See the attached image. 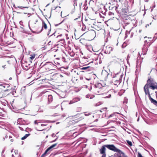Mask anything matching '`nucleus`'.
Returning <instances> with one entry per match:
<instances>
[{
  "label": "nucleus",
  "mask_w": 157,
  "mask_h": 157,
  "mask_svg": "<svg viewBox=\"0 0 157 157\" xmlns=\"http://www.w3.org/2000/svg\"><path fill=\"white\" fill-rule=\"evenodd\" d=\"M106 147L110 150L117 152L120 155L124 154L123 152L119 149L117 148L113 144H105L102 146L99 149L100 154H102L101 157H106Z\"/></svg>",
  "instance_id": "nucleus-1"
},
{
  "label": "nucleus",
  "mask_w": 157,
  "mask_h": 157,
  "mask_svg": "<svg viewBox=\"0 0 157 157\" xmlns=\"http://www.w3.org/2000/svg\"><path fill=\"white\" fill-rule=\"evenodd\" d=\"M123 76V74L121 73V75L119 74H115L114 76L113 75V78H115L117 77H119V78L115 80L114 82V84L115 85H117L119 84L121 82L122 78Z\"/></svg>",
  "instance_id": "nucleus-2"
},
{
  "label": "nucleus",
  "mask_w": 157,
  "mask_h": 157,
  "mask_svg": "<svg viewBox=\"0 0 157 157\" xmlns=\"http://www.w3.org/2000/svg\"><path fill=\"white\" fill-rule=\"evenodd\" d=\"M54 64L52 63L49 62H46L45 64L43 65V66L41 67H42L43 66H45V68H47V69H46V70H52V67L53 66Z\"/></svg>",
  "instance_id": "nucleus-3"
},
{
  "label": "nucleus",
  "mask_w": 157,
  "mask_h": 157,
  "mask_svg": "<svg viewBox=\"0 0 157 157\" xmlns=\"http://www.w3.org/2000/svg\"><path fill=\"white\" fill-rule=\"evenodd\" d=\"M144 58L143 57H141L140 54L139 53L138 54V57L137 58V63H138L139 62H140V64L139 66L140 65L141 66V63L142 62V59Z\"/></svg>",
  "instance_id": "nucleus-4"
},
{
  "label": "nucleus",
  "mask_w": 157,
  "mask_h": 157,
  "mask_svg": "<svg viewBox=\"0 0 157 157\" xmlns=\"http://www.w3.org/2000/svg\"><path fill=\"white\" fill-rule=\"evenodd\" d=\"M106 49L105 50L104 52L105 54H109L110 53L113 49L111 47L107 46L106 47Z\"/></svg>",
  "instance_id": "nucleus-5"
},
{
  "label": "nucleus",
  "mask_w": 157,
  "mask_h": 157,
  "mask_svg": "<svg viewBox=\"0 0 157 157\" xmlns=\"http://www.w3.org/2000/svg\"><path fill=\"white\" fill-rule=\"evenodd\" d=\"M109 10H113V11H116L117 13H119V11L117 10V6L113 5L109 6Z\"/></svg>",
  "instance_id": "nucleus-6"
},
{
  "label": "nucleus",
  "mask_w": 157,
  "mask_h": 157,
  "mask_svg": "<svg viewBox=\"0 0 157 157\" xmlns=\"http://www.w3.org/2000/svg\"><path fill=\"white\" fill-rule=\"evenodd\" d=\"M148 48L144 46L143 48L142 49V52L141 53L142 56L143 54V56L145 55L148 50Z\"/></svg>",
  "instance_id": "nucleus-7"
},
{
  "label": "nucleus",
  "mask_w": 157,
  "mask_h": 157,
  "mask_svg": "<svg viewBox=\"0 0 157 157\" xmlns=\"http://www.w3.org/2000/svg\"><path fill=\"white\" fill-rule=\"evenodd\" d=\"M80 100V98L78 97L75 98L73 99L72 100H71L70 102V104H72L75 102H77Z\"/></svg>",
  "instance_id": "nucleus-8"
},
{
  "label": "nucleus",
  "mask_w": 157,
  "mask_h": 157,
  "mask_svg": "<svg viewBox=\"0 0 157 157\" xmlns=\"http://www.w3.org/2000/svg\"><path fill=\"white\" fill-rule=\"evenodd\" d=\"M152 43V42L151 40H149L148 41L147 40H145L144 41V46L146 47L147 48H148L149 46Z\"/></svg>",
  "instance_id": "nucleus-9"
},
{
  "label": "nucleus",
  "mask_w": 157,
  "mask_h": 157,
  "mask_svg": "<svg viewBox=\"0 0 157 157\" xmlns=\"http://www.w3.org/2000/svg\"><path fill=\"white\" fill-rule=\"evenodd\" d=\"M93 68L92 67L87 66L86 67H83L81 68V69L82 70H85L86 71H91Z\"/></svg>",
  "instance_id": "nucleus-10"
},
{
  "label": "nucleus",
  "mask_w": 157,
  "mask_h": 157,
  "mask_svg": "<svg viewBox=\"0 0 157 157\" xmlns=\"http://www.w3.org/2000/svg\"><path fill=\"white\" fill-rule=\"evenodd\" d=\"M43 28L44 29H46L47 28V25L46 24V23H45V22H44V21H42V28L41 29V30L39 32H37V33H40L42 31V30H43Z\"/></svg>",
  "instance_id": "nucleus-11"
},
{
  "label": "nucleus",
  "mask_w": 157,
  "mask_h": 157,
  "mask_svg": "<svg viewBox=\"0 0 157 157\" xmlns=\"http://www.w3.org/2000/svg\"><path fill=\"white\" fill-rule=\"evenodd\" d=\"M94 86L95 88L99 89H101L103 87L102 84L99 83L95 84L94 85Z\"/></svg>",
  "instance_id": "nucleus-12"
},
{
  "label": "nucleus",
  "mask_w": 157,
  "mask_h": 157,
  "mask_svg": "<svg viewBox=\"0 0 157 157\" xmlns=\"http://www.w3.org/2000/svg\"><path fill=\"white\" fill-rule=\"evenodd\" d=\"M151 102L154 105L157 106V101L151 98L149 99Z\"/></svg>",
  "instance_id": "nucleus-13"
},
{
  "label": "nucleus",
  "mask_w": 157,
  "mask_h": 157,
  "mask_svg": "<svg viewBox=\"0 0 157 157\" xmlns=\"http://www.w3.org/2000/svg\"><path fill=\"white\" fill-rule=\"evenodd\" d=\"M53 97L51 95H49L48 97V103L49 104L51 103L53 100Z\"/></svg>",
  "instance_id": "nucleus-14"
},
{
  "label": "nucleus",
  "mask_w": 157,
  "mask_h": 157,
  "mask_svg": "<svg viewBox=\"0 0 157 157\" xmlns=\"http://www.w3.org/2000/svg\"><path fill=\"white\" fill-rule=\"evenodd\" d=\"M22 67L24 70L26 71L28 70L29 68V67H28V66L25 65V63H24L22 65Z\"/></svg>",
  "instance_id": "nucleus-15"
},
{
  "label": "nucleus",
  "mask_w": 157,
  "mask_h": 157,
  "mask_svg": "<svg viewBox=\"0 0 157 157\" xmlns=\"http://www.w3.org/2000/svg\"><path fill=\"white\" fill-rule=\"evenodd\" d=\"M57 145V143L55 144L50 146L48 148V149L50 151L52 148H54V147H55Z\"/></svg>",
  "instance_id": "nucleus-16"
},
{
  "label": "nucleus",
  "mask_w": 157,
  "mask_h": 157,
  "mask_svg": "<svg viewBox=\"0 0 157 157\" xmlns=\"http://www.w3.org/2000/svg\"><path fill=\"white\" fill-rule=\"evenodd\" d=\"M116 11H113V12H112V11H109V12H108V15H109V16H111V17H113L114 16V13H115L116 12Z\"/></svg>",
  "instance_id": "nucleus-17"
},
{
  "label": "nucleus",
  "mask_w": 157,
  "mask_h": 157,
  "mask_svg": "<svg viewBox=\"0 0 157 157\" xmlns=\"http://www.w3.org/2000/svg\"><path fill=\"white\" fill-rule=\"evenodd\" d=\"M94 97V95H91L88 94V95H86V98H90V99L93 98Z\"/></svg>",
  "instance_id": "nucleus-18"
},
{
  "label": "nucleus",
  "mask_w": 157,
  "mask_h": 157,
  "mask_svg": "<svg viewBox=\"0 0 157 157\" xmlns=\"http://www.w3.org/2000/svg\"><path fill=\"white\" fill-rule=\"evenodd\" d=\"M30 135V134L29 133L28 134H25L23 137H22L21 138V140H24L26 139L28 136Z\"/></svg>",
  "instance_id": "nucleus-19"
},
{
  "label": "nucleus",
  "mask_w": 157,
  "mask_h": 157,
  "mask_svg": "<svg viewBox=\"0 0 157 157\" xmlns=\"http://www.w3.org/2000/svg\"><path fill=\"white\" fill-rule=\"evenodd\" d=\"M49 150L47 148L44 152L41 155V157H44L45 155L47 154V153L49 151Z\"/></svg>",
  "instance_id": "nucleus-20"
},
{
  "label": "nucleus",
  "mask_w": 157,
  "mask_h": 157,
  "mask_svg": "<svg viewBox=\"0 0 157 157\" xmlns=\"http://www.w3.org/2000/svg\"><path fill=\"white\" fill-rule=\"evenodd\" d=\"M10 87V86L8 84H7L4 83V86H3V87L4 88H9Z\"/></svg>",
  "instance_id": "nucleus-21"
},
{
  "label": "nucleus",
  "mask_w": 157,
  "mask_h": 157,
  "mask_svg": "<svg viewBox=\"0 0 157 157\" xmlns=\"http://www.w3.org/2000/svg\"><path fill=\"white\" fill-rule=\"evenodd\" d=\"M85 40V39H81L79 40V41H80V43H81L83 45H85V44H84V41Z\"/></svg>",
  "instance_id": "nucleus-22"
},
{
  "label": "nucleus",
  "mask_w": 157,
  "mask_h": 157,
  "mask_svg": "<svg viewBox=\"0 0 157 157\" xmlns=\"http://www.w3.org/2000/svg\"><path fill=\"white\" fill-rule=\"evenodd\" d=\"M17 7L18 8H19L20 9H24L25 8H28V7H26V6H17Z\"/></svg>",
  "instance_id": "nucleus-23"
},
{
  "label": "nucleus",
  "mask_w": 157,
  "mask_h": 157,
  "mask_svg": "<svg viewBox=\"0 0 157 157\" xmlns=\"http://www.w3.org/2000/svg\"><path fill=\"white\" fill-rule=\"evenodd\" d=\"M30 59H31V60H33L35 57V54H32V55H30Z\"/></svg>",
  "instance_id": "nucleus-24"
},
{
  "label": "nucleus",
  "mask_w": 157,
  "mask_h": 157,
  "mask_svg": "<svg viewBox=\"0 0 157 157\" xmlns=\"http://www.w3.org/2000/svg\"><path fill=\"white\" fill-rule=\"evenodd\" d=\"M86 29V27L84 24H83L82 27V31H85Z\"/></svg>",
  "instance_id": "nucleus-25"
},
{
  "label": "nucleus",
  "mask_w": 157,
  "mask_h": 157,
  "mask_svg": "<svg viewBox=\"0 0 157 157\" xmlns=\"http://www.w3.org/2000/svg\"><path fill=\"white\" fill-rule=\"evenodd\" d=\"M77 0H74L73 1V6L75 7V6H77Z\"/></svg>",
  "instance_id": "nucleus-26"
},
{
  "label": "nucleus",
  "mask_w": 157,
  "mask_h": 157,
  "mask_svg": "<svg viewBox=\"0 0 157 157\" xmlns=\"http://www.w3.org/2000/svg\"><path fill=\"white\" fill-rule=\"evenodd\" d=\"M5 126V124L4 123L2 122H0V128H2V126Z\"/></svg>",
  "instance_id": "nucleus-27"
},
{
  "label": "nucleus",
  "mask_w": 157,
  "mask_h": 157,
  "mask_svg": "<svg viewBox=\"0 0 157 157\" xmlns=\"http://www.w3.org/2000/svg\"><path fill=\"white\" fill-rule=\"evenodd\" d=\"M127 142L128 144L130 146H132V144L131 141H129L128 140H127Z\"/></svg>",
  "instance_id": "nucleus-28"
},
{
  "label": "nucleus",
  "mask_w": 157,
  "mask_h": 157,
  "mask_svg": "<svg viewBox=\"0 0 157 157\" xmlns=\"http://www.w3.org/2000/svg\"><path fill=\"white\" fill-rule=\"evenodd\" d=\"M90 33L93 34L94 35H96V33L94 30H91L90 31Z\"/></svg>",
  "instance_id": "nucleus-29"
},
{
  "label": "nucleus",
  "mask_w": 157,
  "mask_h": 157,
  "mask_svg": "<svg viewBox=\"0 0 157 157\" xmlns=\"http://www.w3.org/2000/svg\"><path fill=\"white\" fill-rule=\"evenodd\" d=\"M107 109V108L106 107H105V108H104L102 109L101 110H100L99 111L100 112L102 113V111L101 110H103L105 111Z\"/></svg>",
  "instance_id": "nucleus-30"
},
{
  "label": "nucleus",
  "mask_w": 157,
  "mask_h": 157,
  "mask_svg": "<svg viewBox=\"0 0 157 157\" xmlns=\"http://www.w3.org/2000/svg\"><path fill=\"white\" fill-rule=\"evenodd\" d=\"M4 114L3 113V112H0V116L2 117H3Z\"/></svg>",
  "instance_id": "nucleus-31"
},
{
  "label": "nucleus",
  "mask_w": 157,
  "mask_h": 157,
  "mask_svg": "<svg viewBox=\"0 0 157 157\" xmlns=\"http://www.w3.org/2000/svg\"><path fill=\"white\" fill-rule=\"evenodd\" d=\"M85 115L86 116H88L90 114V113H88L87 112H85Z\"/></svg>",
  "instance_id": "nucleus-32"
},
{
  "label": "nucleus",
  "mask_w": 157,
  "mask_h": 157,
  "mask_svg": "<svg viewBox=\"0 0 157 157\" xmlns=\"http://www.w3.org/2000/svg\"><path fill=\"white\" fill-rule=\"evenodd\" d=\"M37 63V62H35L34 63L33 68H36V65Z\"/></svg>",
  "instance_id": "nucleus-33"
},
{
  "label": "nucleus",
  "mask_w": 157,
  "mask_h": 157,
  "mask_svg": "<svg viewBox=\"0 0 157 157\" xmlns=\"http://www.w3.org/2000/svg\"><path fill=\"white\" fill-rule=\"evenodd\" d=\"M51 31V28H50V29H49L48 30V36L49 34L50 33V31Z\"/></svg>",
  "instance_id": "nucleus-34"
},
{
  "label": "nucleus",
  "mask_w": 157,
  "mask_h": 157,
  "mask_svg": "<svg viewBox=\"0 0 157 157\" xmlns=\"http://www.w3.org/2000/svg\"><path fill=\"white\" fill-rule=\"evenodd\" d=\"M18 127L22 131H24V129H23V128L20 126H19Z\"/></svg>",
  "instance_id": "nucleus-35"
},
{
  "label": "nucleus",
  "mask_w": 157,
  "mask_h": 157,
  "mask_svg": "<svg viewBox=\"0 0 157 157\" xmlns=\"http://www.w3.org/2000/svg\"><path fill=\"white\" fill-rule=\"evenodd\" d=\"M87 5V4H86V3H85L84 5V6H85V7H84V9H85V10H86L87 9V8H88V7H86V8L85 9V7H86V5Z\"/></svg>",
  "instance_id": "nucleus-36"
},
{
  "label": "nucleus",
  "mask_w": 157,
  "mask_h": 157,
  "mask_svg": "<svg viewBox=\"0 0 157 157\" xmlns=\"http://www.w3.org/2000/svg\"><path fill=\"white\" fill-rule=\"evenodd\" d=\"M48 45H50L52 44V43L51 41H50L49 42H48Z\"/></svg>",
  "instance_id": "nucleus-37"
},
{
  "label": "nucleus",
  "mask_w": 157,
  "mask_h": 157,
  "mask_svg": "<svg viewBox=\"0 0 157 157\" xmlns=\"http://www.w3.org/2000/svg\"><path fill=\"white\" fill-rule=\"evenodd\" d=\"M155 96L156 97V98L157 100V91H156L155 92Z\"/></svg>",
  "instance_id": "nucleus-38"
},
{
  "label": "nucleus",
  "mask_w": 157,
  "mask_h": 157,
  "mask_svg": "<svg viewBox=\"0 0 157 157\" xmlns=\"http://www.w3.org/2000/svg\"><path fill=\"white\" fill-rule=\"evenodd\" d=\"M13 7L15 8V9H17V8H18V7H17V6H16L14 4V5H13Z\"/></svg>",
  "instance_id": "nucleus-39"
},
{
  "label": "nucleus",
  "mask_w": 157,
  "mask_h": 157,
  "mask_svg": "<svg viewBox=\"0 0 157 157\" xmlns=\"http://www.w3.org/2000/svg\"><path fill=\"white\" fill-rule=\"evenodd\" d=\"M34 124H38V123L37 121V120H36L34 121Z\"/></svg>",
  "instance_id": "nucleus-40"
},
{
  "label": "nucleus",
  "mask_w": 157,
  "mask_h": 157,
  "mask_svg": "<svg viewBox=\"0 0 157 157\" xmlns=\"http://www.w3.org/2000/svg\"><path fill=\"white\" fill-rule=\"evenodd\" d=\"M45 122L47 123H50L51 122V121L48 120H46V121H45Z\"/></svg>",
  "instance_id": "nucleus-41"
},
{
  "label": "nucleus",
  "mask_w": 157,
  "mask_h": 157,
  "mask_svg": "<svg viewBox=\"0 0 157 157\" xmlns=\"http://www.w3.org/2000/svg\"><path fill=\"white\" fill-rule=\"evenodd\" d=\"M29 29H30V30H31V31H32V32L33 33H37V32H34V31H32V29H31V28L29 27Z\"/></svg>",
  "instance_id": "nucleus-42"
},
{
  "label": "nucleus",
  "mask_w": 157,
  "mask_h": 157,
  "mask_svg": "<svg viewBox=\"0 0 157 157\" xmlns=\"http://www.w3.org/2000/svg\"><path fill=\"white\" fill-rule=\"evenodd\" d=\"M57 139H58V137H57L55 140H54L53 141H52L51 142L53 143V142H55Z\"/></svg>",
  "instance_id": "nucleus-43"
},
{
  "label": "nucleus",
  "mask_w": 157,
  "mask_h": 157,
  "mask_svg": "<svg viewBox=\"0 0 157 157\" xmlns=\"http://www.w3.org/2000/svg\"><path fill=\"white\" fill-rule=\"evenodd\" d=\"M52 137H55L56 136H55V134L54 133H53L52 135Z\"/></svg>",
  "instance_id": "nucleus-44"
},
{
  "label": "nucleus",
  "mask_w": 157,
  "mask_h": 157,
  "mask_svg": "<svg viewBox=\"0 0 157 157\" xmlns=\"http://www.w3.org/2000/svg\"><path fill=\"white\" fill-rule=\"evenodd\" d=\"M60 41H62L63 42H65V40L64 39H61Z\"/></svg>",
  "instance_id": "nucleus-45"
},
{
  "label": "nucleus",
  "mask_w": 157,
  "mask_h": 157,
  "mask_svg": "<svg viewBox=\"0 0 157 157\" xmlns=\"http://www.w3.org/2000/svg\"><path fill=\"white\" fill-rule=\"evenodd\" d=\"M14 152L16 154H17L18 153V151L17 150H15V151H14Z\"/></svg>",
  "instance_id": "nucleus-46"
},
{
  "label": "nucleus",
  "mask_w": 157,
  "mask_h": 157,
  "mask_svg": "<svg viewBox=\"0 0 157 157\" xmlns=\"http://www.w3.org/2000/svg\"><path fill=\"white\" fill-rule=\"evenodd\" d=\"M28 123H27L26 122H25V123H23V124L24 125H25V124H28Z\"/></svg>",
  "instance_id": "nucleus-47"
},
{
  "label": "nucleus",
  "mask_w": 157,
  "mask_h": 157,
  "mask_svg": "<svg viewBox=\"0 0 157 157\" xmlns=\"http://www.w3.org/2000/svg\"><path fill=\"white\" fill-rule=\"evenodd\" d=\"M61 8V7H60V6H56V7H55V8L54 9V10H55L56 9V8Z\"/></svg>",
  "instance_id": "nucleus-48"
},
{
  "label": "nucleus",
  "mask_w": 157,
  "mask_h": 157,
  "mask_svg": "<svg viewBox=\"0 0 157 157\" xmlns=\"http://www.w3.org/2000/svg\"><path fill=\"white\" fill-rule=\"evenodd\" d=\"M130 58V56H129V55H128L127 56V59H128V60H129V58Z\"/></svg>",
  "instance_id": "nucleus-49"
},
{
  "label": "nucleus",
  "mask_w": 157,
  "mask_h": 157,
  "mask_svg": "<svg viewBox=\"0 0 157 157\" xmlns=\"http://www.w3.org/2000/svg\"><path fill=\"white\" fill-rule=\"evenodd\" d=\"M61 23H62V22H61V23H59V24H56V25H55V26H58V25H59Z\"/></svg>",
  "instance_id": "nucleus-50"
},
{
  "label": "nucleus",
  "mask_w": 157,
  "mask_h": 157,
  "mask_svg": "<svg viewBox=\"0 0 157 157\" xmlns=\"http://www.w3.org/2000/svg\"><path fill=\"white\" fill-rule=\"evenodd\" d=\"M14 12H16L18 14H20L21 13L20 12H16L15 11H14Z\"/></svg>",
  "instance_id": "nucleus-51"
},
{
  "label": "nucleus",
  "mask_w": 157,
  "mask_h": 157,
  "mask_svg": "<svg viewBox=\"0 0 157 157\" xmlns=\"http://www.w3.org/2000/svg\"><path fill=\"white\" fill-rule=\"evenodd\" d=\"M4 151H5V150H3L2 152V154H3V153H4Z\"/></svg>",
  "instance_id": "nucleus-52"
},
{
  "label": "nucleus",
  "mask_w": 157,
  "mask_h": 157,
  "mask_svg": "<svg viewBox=\"0 0 157 157\" xmlns=\"http://www.w3.org/2000/svg\"><path fill=\"white\" fill-rule=\"evenodd\" d=\"M127 63L129 65H130V63H129L128 61V59H127Z\"/></svg>",
  "instance_id": "nucleus-53"
},
{
  "label": "nucleus",
  "mask_w": 157,
  "mask_h": 157,
  "mask_svg": "<svg viewBox=\"0 0 157 157\" xmlns=\"http://www.w3.org/2000/svg\"><path fill=\"white\" fill-rule=\"evenodd\" d=\"M41 126H46V125L45 124H41Z\"/></svg>",
  "instance_id": "nucleus-54"
},
{
  "label": "nucleus",
  "mask_w": 157,
  "mask_h": 157,
  "mask_svg": "<svg viewBox=\"0 0 157 157\" xmlns=\"http://www.w3.org/2000/svg\"><path fill=\"white\" fill-rule=\"evenodd\" d=\"M103 14L104 15H105L106 14V11L105 10V12Z\"/></svg>",
  "instance_id": "nucleus-55"
},
{
  "label": "nucleus",
  "mask_w": 157,
  "mask_h": 157,
  "mask_svg": "<svg viewBox=\"0 0 157 157\" xmlns=\"http://www.w3.org/2000/svg\"><path fill=\"white\" fill-rule=\"evenodd\" d=\"M86 79L88 81H89L91 79V78H86Z\"/></svg>",
  "instance_id": "nucleus-56"
},
{
  "label": "nucleus",
  "mask_w": 157,
  "mask_h": 157,
  "mask_svg": "<svg viewBox=\"0 0 157 157\" xmlns=\"http://www.w3.org/2000/svg\"><path fill=\"white\" fill-rule=\"evenodd\" d=\"M62 36V34L59 35L57 36V38H58V37H59V36Z\"/></svg>",
  "instance_id": "nucleus-57"
},
{
  "label": "nucleus",
  "mask_w": 157,
  "mask_h": 157,
  "mask_svg": "<svg viewBox=\"0 0 157 157\" xmlns=\"http://www.w3.org/2000/svg\"><path fill=\"white\" fill-rule=\"evenodd\" d=\"M92 89V86H90V88H89V90L90 91Z\"/></svg>",
  "instance_id": "nucleus-58"
},
{
  "label": "nucleus",
  "mask_w": 157,
  "mask_h": 157,
  "mask_svg": "<svg viewBox=\"0 0 157 157\" xmlns=\"http://www.w3.org/2000/svg\"><path fill=\"white\" fill-rule=\"evenodd\" d=\"M20 24V25H21V24H22V21H20V22H19Z\"/></svg>",
  "instance_id": "nucleus-59"
},
{
  "label": "nucleus",
  "mask_w": 157,
  "mask_h": 157,
  "mask_svg": "<svg viewBox=\"0 0 157 157\" xmlns=\"http://www.w3.org/2000/svg\"><path fill=\"white\" fill-rule=\"evenodd\" d=\"M4 83L3 84H0V86H2L3 87V86H4Z\"/></svg>",
  "instance_id": "nucleus-60"
},
{
  "label": "nucleus",
  "mask_w": 157,
  "mask_h": 157,
  "mask_svg": "<svg viewBox=\"0 0 157 157\" xmlns=\"http://www.w3.org/2000/svg\"><path fill=\"white\" fill-rule=\"evenodd\" d=\"M6 66V65H3V66H2V67L3 68H5Z\"/></svg>",
  "instance_id": "nucleus-61"
},
{
  "label": "nucleus",
  "mask_w": 157,
  "mask_h": 157,
  "mask_svg": "<svg viewBox=\"0 0 157 157\" xmlns=\"http://www.w3.org/2000/svg\"><path fill=\"white\" fill-rule=\"evenodd\" d=\"M98 119H96L95 120V121H98Z\"/></svg>",
  "instance_id": "nucleus-62"
},
{
  "label": "nucleus",
  "mask_w": 157,
  "mask_h": 157,
  "mask_svg": "<svg viewBox=\"0 0 157 157\" xmlns=\"http://www.w3.org/2000/svg\"><path fill=\"white\" fill-rule=\"evenodd\" d=\"M149 26V25L148 24H147V25H146V27H147L148 26Z\"/></svg>",
  "instance_id": "nucleus-63"
},
{
  "label": "nucleus",
  "mask_w": 157,
  "mask_h": 157,
  "mask_svg": "<svg viewBox=\"0 0 157 157\" xmlns=\"http://www.w3.org/2000/svg\"><path fill=\"white\" fill-rule=\"evenodd\" d=\"M10 141H11V142H13V139H11L10 140Z\"/></svg>",
  "instance_id": "nucleus-64"
}]
</instances>
